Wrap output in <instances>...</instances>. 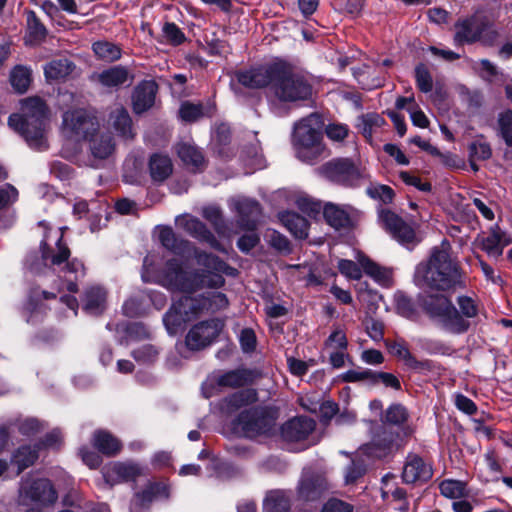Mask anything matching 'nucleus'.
Masks as SVG:
<instances>
[{
  "mask_svg": "<svg viewBox=\"0 0 512 512\" xmlns=\"http://www.w3.org/2000/svg\"><path fill=\"white\" fill-rule=\"evenodd\" d=\"M158 238L163 247L177 255L185 256L193 249L194 258L202 267L200 271L187 272L178 260L171 259L166 262L163 270H157L152 256L144 258L141 274L143 281L183 293L163 316L167 332L175 335L187 322L201 314L214 313L228 307L227 296L217 289L225 284L224 274L235 276L237 270L219 257L194 248L191 242L178 237L171 227H159Z\"/></svg>",
  "mask_w": 512,
  "mask_h": 512,
  "instance_id": "1",
  "label": "nucleus"
},
{
  "mask_svg": "<svg viewBox=\"0 0 512 512\" xmlns=\"http://www.w3.org/2000/svg\"><path fill=\"white\" fill-rule=\"evenodd\" d=\"M414 282L435 290H448L461 283L458 264L451 259L448 245L433 248L429 259L416 266Z\"/></svg>",
  "mask_w": 512,
  "mask_h": 512,
  "instance_id": "2",
  "label": "nucleus"
},
{
  "mask_svg": "<svg viewBox=\"0 0 512 512\" xmlns=\"http://www.w3.org/2000/svg\"><path fill=\"white\" fill-rule=\"evenodd\" d=\"M22 115L13 114L9 117V126L18 132L27 144L36 150H45L47 145L45 126L47 107L42 99L32 97L22 100Z\"/></svg>",
  "mask_w": 512,
  "mask_h": 512,
  "instance_id": "3",
  "label": "nucleus"
},
{
  "mask_svg": "<svg viewBox=\"0 0 512 512\" xmlns=\"http://www.w3.org/2000/svg\"><path fill=\"white\" fill-rule=\"evenodd\" d=\"M320 118L311 114L294 126L293 145L296 156L302 162L314 164L329 156V151L322 143Z\"/></svg>",
  "mask_w": 512,
  "mask_h": 512,
  "instance_id": "4",
  "label": "nucleus"
},
{
  "mask_svg": "<svg viewBox=\"0 0 512 512\" xmlns=\"http://www.w3.org/2000/svg\"><path fill=\"white\" fill-rule=\"evenodd\" d=\"M456 45L473 44L492 47L497 44L500 34L497 27L488 18L478 15L459 19L454 25Z\"/></svg>",
  "mask_w": 512,
  "mask_h": 512,
  "instance_id": "5",
  "label": "nucleus"
},
{
  "mask_svg": "<svg viewBox=\"0 0 512 512\" xmlns=\"http://www.w3.org/2000/svg\"><path fill=\"white\" fill-rule=\"evenodd\" d=\"M418 302L431 318L437 320L446 329L454 333H462L467 330L468 322L444 295L420 294Z\"/></svg>",
  "mask_w": 512,
  "mask_h": 512,
  "instance_id": "6",
  "label": "nucleus"
},
{
  "mask_svg": "<svg viewBox=\"0 0 512 512\" xmlns=\"http://www.w3.org/2000/svg\"><path fill=\"white\" fill-rule=\"evenodd\" d=\"M272 94L279 102L295 103L310 98L312 86L303 75L294 72L289 65L282 62Z\"/></svg>",
  "mask_w": 512,
  "mask_h": 512,
  "instance_id": "7",
  "label": "nucleus"
},
{
  "mask_svg": "<svg viewBox=\"0 0 512 512\" xmlns=\"http://www.w3.org/2000/svg\"><path fill=\"white\" fill-rule=\"evenodd\" d=\"M322 176L328 180L346 186H358L365 178V170L349 158L333 159L319 168Z\"/></svg>",
  "mask_w": 512,
  "mask_h": 512,
  "instance_id": "8",
  "label": "nucleus"
},
{
  "mask_svg": "<svg viewBox=\"0 0 512 512\" xmlns=\"http://www.w3.org/2000/svg\"><path fill=\"white\" fill-rule=\"evenodd\" d=\"M274 418L266 408L257 407L239 414L233 423L236 433L243 437L253 438L270 431L274 426Z\"/></svg>",
  "mask_w": 512,
  "mask_h": 512,
  "instance_id": "9",
  "label": "nucleus"
},
{
  "mask_svg": "<svg viewBox=\"0 0 512 512\" xmlns=\"http://www.w3.org/2000/svg\"><path fill=\"white\" fill-rule=\"evenodd\" d=\"M98 124L85 110L77 109L63 114L62 135L67 141L79 143L96 132Z\"/></svg>",
  "mask_w": 512,
  "mask_h": 512,
  "instance_id": "10",
  "label": "nucleus"
},
{
  "mask_svg": "<svg viewBox=\"0 0 512 512\" xmlns=\"http://www.w3.org/2000/svg\"><path fill=\"white\" fill-rule=\"evenodd\" d=\"M369 423L371 425V440L360 448L362 454L382 458L398 448V433L385 425Z\"/></svg>",
  "mask_w": 512,
  "mask_h": 512,
  "instance_id": "11",
  "label": "nucleus"
},
{
  "mask_svg": "<svg viewBox=\"0 0 512 512\" xmlns=\"http://www.w3.org/2000/svg\"><path fill=\"white\" fill-rule=\"evenodd\" d=\"M39 226L43 228L44 235L40 244L42 259L45 264L61 265L67 261L70 256L69 248L62 242L63 229L52 230L46 222H40Z\"/></svg>",
  "mask_w": 512,
  "mask_h": 512,
  "instance_id": "12",
  "label": "nucleus"
},
{
  "mask_svg": "<svg viewBox=\"0 0 512 512\" xmlns=\"http://www.w3.org/2000/svg\"><path fill=\"white\" fill-rule=\"evenodd\" d=\"M282 61H274L265 64H261L250 69L239 71L236 74V78L240 84L245 87L259 89L270 86L272 87L276 81L277 75L279 74Z\"/></svg>",
  "mask_w": 512,
  "mask_h": 512,
  "instance_id": "13",
  "label": "nucleus"
},
{
  "mask_svg": "<svg viewBox=\"0 0 512 512\" xmlns=\"http://www.w3.org/2000/svg\"><path fill=\"white\" fill-rule=\"evenodd\" d=\"M224 322L213 318L195 324L187 333L186 346L190 350L198 351L211 345L223 330Z\"/></svg>",
  "mask_w": 512,
  "mask_h": 512,
  "instance_id": "14",
  "label": "nucleus"
},
{
  "mask_svg": "<svg viewBox=\"0 0 512 512\" xmlns=\"http://www.w3.org/2000/svg\"><path fill=\"white\" fill-rule=\"evenodd\" d=\"M357 260L359 265L352 260H339L338 269L340 273L349 279L358 280L362 276V268L367 275L371 276L376 281L381 283L388 281L390 275L386 269L378 266L362 254L358 255Z\"/></svg>",
  "mask_w": 512,
  "mask_h": 512,
  "instance_id": "15",
  "label": "nucleus"
},
{
  "mask_svg": "<svg viewBox=\"0 0 512 512\" xmlns=\"http://www.w3.org/2000/svg\"><path fill=\"white\" fill-rule=\"evenodd\" d=\"M57 492L48 479H26L20 487V498L24 503L53 504L57 500Z\"/></svg>",
  "mask_w": 512,
  "mask_h": 512,
  "instance_id": "16",
  "label": "nucleus"
},
{
  "mask_svg": "<svg viewBox=\"0 0 512 512\" xmlns=\"http://www.w3.org/2000/svg\"><path fill=\"white\" fill-rule=\"evenodd\" d=\"M379 219L384 229L400 244L414 245L417 243L415 229L401 217L389 210H383Z\"/></svg>",
  "mask_w": 512,
  "mask_h": 512,
  "instance_id": "17",
  "label": "nucleus"
},
{
  "mask_svg": "<svg viewBox=\"0 0 512 512\" xmlns=\"http://www.w3.org/2000/svg\"><path fill=\"white\" fill-rule=\"evenodd\" d=\"M326 222L335 229L354 226L361 218V212L351 205L326 203L323 207Z\"/></svg>",
  "mask_w": 512,
  "mask_h": 512,
  "instance_id": "18",
  "label": "nucleus"
},
{
  "mask_svg": "<svg viewBox=\"0 0 512 512\" xmlns=\"http://www.w3.org/2000/svg\"><path fill=\"white\" fill-rule=\"evenodd\" d=\"M329 489V482L321 471L305 469L303 471L298 493L305 500H316Z\"/></svg>",
  "mask_w": 512,
  "mask_h": 512,
  "instance_id": "19",
  "label": "nucleus"
},
{
  "mask_svg": "<svg viewBox=\"0 0 512 512\" xmlns=\"http://www.w3.org/2000/svg\"><path fill=\"white\" fill-rule=\"evenodd\" d=\"M230 207L238 213V221L243 229L253 230L256 227L261 215L257 201L239 197L230 201Z\"/></svg>",
  "mask_w": 512,
  "mask_h": 512,
  "instance_id": "20",
  "label": "nucleus"
},
{
  "mask_svg": "<svg viewBox=\"0 0 512 512\" xmlns=\"http://www.w3.org/2000/svg\"><path fill=\"white\" fill-rule=\"evenodd\" d=\"M176 225L193 238L206 242L213 248H218V241L198 218L189 214L181 215L176 218Z\"/></svg>",
  "mask_w": 512,
  "mask_h": 512,
  "instance_id": "21",
  "label": "nucleus"
},
{
  "mask_svg": "<svg viewBox=\"0 0 512 512\" xmlns=\"http://www.w3.org/2000/svg\"><path fill=\"white\" fill-rule=\"evenodd\" d=\"M103 477L110 486L124 481L134 480L142 473L136 463L114 462L103 468Z\"/></svg>",
  "mask_w": 512,
  "mask_h": 512,
  "instance_id": "22",
  "label": "nucleus"
},
{
  "mask_svg": "<svg viewBox=\"0 0 512 512\" xmlns=\"http://www.w3.org/2000/svg\"><path fill=\"white\" fill-rule=\"evenodd\" d=\"M432 477V468L418 455H408L402 471V479L407 484L425 482Z\"/></svg>",
  "mask_w": 512,
  "mask_h": 512,
  "instance_id": "23",
  "label": "nucleus"
},
{
  "mask_svg": "<svg viewBox=\"0 0 512 512\" xmlns=\"http://www.w3.org/2000/svg\"><path fill=\"white\" fill-rule=\"evenodd\" d=\"M169 497V488L165 483H150L145 490L137 493L130 506L131 512H140L153 500Z\"/></svg>",
  "mask_w": 512,
  "mask_h": 512,
  "instance_id": "24",
  "label": "nucleus"
},
{
  "mask_svg": "<svg viewBox=\"0 0 512 512\" xmlns=\"http://www.w3.org/2000/svg\"><path fill=\"white\" fill-rule=\"evenodd\" d=\"M386 347L390 354L402 360L407 367L416 371L428 370L431 368L429 361L417 360L409 351L404 340L386 341Z\"/></svg>",
  "mask_w": 512,
  "mask_h": 512,
  "instance_id": "25",
  "label": "nucleus"
},
{
  "mask_svg": "<svg viewBox=\"0 0 512 512\" xmlns=\"http://www.w3.org/2000/svg\"><path fill=\"white\" fill-rule=\"evenodd\" d=\"M157 85L153 81H144L140 83L134 90L132 101L133 110L140 114L150 109L155 101Z\"/></svg>",
  "mask_w": 512,
  "mask_h": 512,
  "instance_id": "26",
  "label": "nucleus"
},
{
  "mask_svg": "<svg viewBox=\"0 0 512 512\" xmlns=\"http://www.w3.org/2000/svg\"><path fill=\"white\" fill-rule=\"evenodd\" d=\"M315 422L306 417L291 419L282 427V435L288 441H300L306 439L314 430Z\"/></svg>",
  "mask_w": 512,
  "mask_h": 512,
  "instance_id": "27",
  "label": "nucleus"
},
{
  "mask_svg": "<svg viewBox=\"0 0 512 512\" xmlns=\"http://www.w3.org/2000/svg\"><path fill=\"white\" fill-rule=\"evenodd\" d=\"M98 81L107 88H119L131 85L133 75L127 68L118 65L102 71L98 75Z\"/></svg>",
  "mask_w": 512,
  "mask_h": 512,
  "instance_id": "28",
  "label": "nucleus"
},
{
  "mask_svg": "<svg viewBox=\"0 0 512 512\" xmlns=\"http://www.w3.org/2000/svg\"><path fill=\"white\" fill-rule=\"evenodd\" d=\"M177 154L186 168L190 171H201L205 166L203 154L194 145L188 143L178 144Z\"/></svg>",
  "mask_w": 512,
  "mask_h": 512,
  "instance_id": "29",
  "label": "nucleus"
},
{
  "mask_svg": "<svg viewBox=\"0 0 512 512\" xmlns=\"http://www.w3.org/2000/svg\"><path fill=\"white\" fill-rule=\"evenodd\" d=\"M253 372L248 369H236L215 376L218 387L238 388L253 381Z\"/></svg>",
  "mask_w": 512,
  "mask_h": 512,
  "instance_id": "30",
  "label": "nucleus"
},
{
  "mask_svg": "<svg viewBox=\"0 0 512 512\" xmlns=\"http://www.w3.org/2000/svg\"><path fill=\"white\" fill-rule=\"evenodd\" d=\"M149 172L153 181L163 182L173 172L171 159L161 153L153 154L149 160Z\"/></svg>",
  "mask_w": 512,
  "mask_h": 512,
  "instance_id": "31",
  "label": "nucleus"
},
{
  "mask_svg": "<svg viewBox=\"0 0 512 512\" xmlns=\"http://www.w3.org/2000/svg\"><path fill=\"white\" fill-rule=\"evenodd\" d=\"M90 150L98 159L108 158L114 151L115 145L109 133H92L90 136Z\"/></svg>",
  "mask_w": 512,
  "mask_h": 512,
  "instance_id": "32",
  "label": "nucleus"
},
{
  "mask_svg": "<svg viewBox=\"0 0 512 512\" xmlns=\"http://www.w3.org/2000/svg\"><path fill=\"white\" fill-rule=\"evenodd\" d=\"M106 291L100 286H91L85 291L84 310L89 314L98 315L105 309Z\"/></svg>",
  "mask_w": 512,
  "mask_h": 512,
  "instance_id": "33",
  "label": "nucleus"
},
{
  "mask_svg": "<svg viewBox=\"0 0 512 512\" xmlns=\"http://www.w3.org/2000/svg\"><path fill=\"white\" fill-rule=\"evenodd\" d=\"M94 447L106 456H114L121 450L120 441L114 437L111 433L98 430L93 434L92 439Z\"/></svg>",
  "mask_w": 512,
  "mask_h": 512,
  "instance_id": "34",
  "label": "nucleus"
},
{
  "mask_svg": "<svg viewBox=\"0 0 512 512\" xmlns=\"http://www.w3.org/2000/svg\"><path fill=\"white\" fill-rule=\"evenodd\" d=\"M281 223L296 237L304 239L308 236V221L297 213L285 211L279 214Z\"/></svg>",
  "mask_w": 512,
  "mask_h": 512,
  "instance_id": "35",
  "label": "nucleus"
},
{
  "mask_svg": "<svg viewBox=\"0 0 512 512\" xmlns=\"http://www.w3.org/2000/svg\"><path fill=\"white\" fill-rule=\"evenodd\" d=\"M509 244L507 235L498 226L491 229L490 234L483 240V250L490 256L499 257L503 249Z\"/></svg>",
  "mask_w": 512,
  "mask_h": 512,
  "instance_id": "36",
  "label": "nucleus"
},
{
  "mask_svg": "<svg viewBox=\"0 0 512 512\" xmlns=\"http://www.w3.org/2000/svg\"><path fill=\"white\" fill-rule=\"evenodd\" d=\"M73 69L74 65L70 60L60 58L52 60L46 64L44 67V74L49 82L60 81L70 75Z\"/></svg>",
  "mask_w": 512,
  "mask_h": 512,
  "instance_id": "37",
  "label": "nucleus"
},
{
  "mask_svg": "<svg viewBox=\"0 0 512 512\" xmlns=\"http://www.w3.org/2000/svg\"><path fill=\"white\" fill-rule=\"evenodd\" d=\"M115 130L124 138L134 136L132 120L127 110L122 106H117L110 114V120Z\"/></svg>",
  "mask_w": 512,
  "mask_h": 512,
  "instance_id": "38",
  "label": "nucleus"
},
{
  "mask_svg": "<svg viewBox=\"0 0 512 512\" xmlns=\"http://www.w3.org/2000/svg\"><path fill=\"white\" fill-rule=\"evenodd\" d=\"M385 124V120L377 113H367L358 117L357 128L368 142L373 135Z\"/></svg>",
  "mask_w": 512,
  "mask_h": 512,
  "instance_id": "39",
  "label": "nucleus"
},
{
  "mask_svg": "<svg viewBox=\"0 0 512 512\" xmlns=\"http://www.w3.org/2000/svg\"><path fill=\"white\" fill-rule=\"evenodd\" d=\"M289 508V497L284 491L281 490L269 492L263 504L264 512H287Z\"/></svg>",
  "mask_w": 512,
  "mask_h": 512,
  "instance_id": "40",
  "label": "nucleus"
},
{
  "mask_svg": "<svg viewBox=\"0 0 512 512\" xmlns=\"http://www.w3.org/2000/svg\"><path fill=\"white\" fill-rule=\"evenodd\" d=\"M65 277V289L69 292L77 291L76 281L85 275V268L81 261L73 259L63 268Z\"/></svg>",
  "mask_w": 512,
  "mask_h": 512,
  "instance_id": "41",
  "label": "nucleus"
},
{
  "mask_svg": "<svg viewBox=\"0 0 512 512\" xmlns=\"http://www.w3.org/2000/svg\"><path fill=\"white\" fill-rule=\"evenodd\" d=\"M442 496L449 499L465 498L468 495L466 483L460 480L445 479L439 484Z\"/></svg>",
  "mask_w": 512,
  "mask_h": 512,
  "instance_id": "42",
  "label": "nucleus"
},
{
  "mask_svg": "<svg viewBox=\"0 0 512 512\" xmlns=\"http://www.w3.org/2000/svg\"><path fill=\"white\" fill-rule=\"evenodd\" d=\"M92 49L97 58L106 62H113L121 57V48L112 42L97 41Z\"/></svg>",
  "mask_w": 512,
  "mask_h": 512,
  "instance_id": "43",
  "label": "nucleus"
},
{
  "mask_svg": "<svg viewBox=\"0 0 512 512\" xmlns=\"http://www.w3.org/2000/svg\"><path fill=\"white\" fill-rule=\"evenodd\" d=\"M10 81L19 93L26 92L31 83V70L24 66L15 67L11 72Z\"/></svg>",
  "mask_w": 512,
  "mask_h": 512,
  "instance_id": "44",
  "label": "nucleus"
},
{
  "mask_svg": "<svg viewBox=\"0 0 512 512\" xmlns=\"http://www.w3.org/2000/svg\"><path fill=\"white\" fill-rule=\"evenodd\" d=\"M257 400V392L254 389L238 391L225 399L230 409H238L244 405L251 404Z\"/></svg>",
  "mask_w": 512,
  "mask_h": 512,
  "instance_id": "45",
  "label": "nucleus"
},
{
  "mask_svg": "<svg viewBox=\"0 0 512 512\" xmlns=\"http://www.w3.org/2000/svg\"><path fill=\"white\" fill-rule=\"evenodd\" d=\"M38 457V452L30 446L19 448L13 455L12 462L18 466V473L32 465Z\"/></svg>",
  "mask_w": 512,
  "mask_h": 512,
  "instance_id": "46",
  "label": "nucleus"
},
{
  "mask_svg": "<svg viewBox=\"0 0 512 512\" xmlns=\"http://www.w3.org/2000/svg\"><path fill=\"white\" fill-rule=\"evenodd\" d=\"M469 160L483 161L491 157L492 150L490 145L482 138L476 139L469 144Z\"/></svg>",
  "mask_w": 512,
  "mask_h": 512,
  "instance_id": "47",
  "label": "nucleus"
},
{
  "mask_svg": "<svg viewBox=\"0 0 512 512\" xmlns=\"http://www.w3.org/2000/svg\"><path fill=\"white\" fill-rule=\"evenodd\" d=\"M27 28L30 41H40L46 35V29L34 12L27 15Z\"/></svg>",
  "mask_w": 512,
  "mask_h": 512,
  "instance_id": "48",
  "label": "nucleus"
},
{
  "mask_svg": "<svg viewBox=\"0 0 512 512\" xmlns=\"http://www.w3.org/2000/svg\"><path fill=\"white\" fill-rule=\"evenodd\" d=\"M408 419L407 409L400 404L391 405L385 413V421L393 425H401Z\"/></svg>",
  "mask_w": 512,
  "mask_h": 512,
  "instance_id": "49",
  "label": "nucleus"
},
{
  "mask_svg": "<svg viewBox=\"0 0 512 512\" xmlns=\"http://www.w3.org/2000/svg\"><path fill=\"white\" fill-rule=\"evenodd\" d=\"M133 358L142 364L152 363L158 356V350L151 344H145L132 352Z\"/></svg>",
  "mask_w": 512,
  "mask_h": 512,
  "instance_id": "50",
  "label": "nucleus"
},
{
  "mask_svg": "<svg viewBox=\"0 0 512 512\" xmlns=\"http://www.w3.org/2000/svg\"><path fill=\"white\" fill-rule=\"evenodd\" d=\"M416 84L420 91L428 93L433 88V81L429 70L420 64L415 69Z\"/></svg>",
  "mask_w": 512,
  "mask_h": 512,
  "instance_id": "51",
  "label": "nucleus"
},
{
  "mask_svg": "<svg viewBox=\"0 0 512 512\" xmlns=\"http://www.w3.org/2000/svg\"><path fill=\"white\" fill-rule=\"evenodd\" d=\"M498 123L500 132L506 144L512 146V110L499 114Z\"/></svg>",
  "mask_w": 512,
  "mask_h": 512,
  "instance_id": "52",
  "label": "nucleus"
},
{
  "mask_svg": "<svg viewBox=\"0 0 512 512\" xmlns=\"http://www.w3.org/2000/svg\"><path fill=\"white\" fill-rule=\"evenodd\" d=\"M163 36L172 45H179L185 41V35L175 23H165L162 28Z\"/></svg>",
  "mask_w": 512,
  "mask_h": 512,
  "instance_id": "53",
  "label": "nucleus"
},
{
  "mask_svg": "<svg viewBox=\"0 0 512 512\" xmlns=\"http://www.w3.org/2000/svg\"><path fill=\"white\" fill-rule=\"evenodd\" d=\"M368 194L374 198L379 199L385 204H389L393 201L395 193L393 189L387 185H374L368 189Z\"/></svg>",
  "mask_w": 512,
  "mask_h": 512,
  "instance_id": "54",
  "label": "nucleus"
},
{
  "mask_svg": "<svg viewBox=\"0 0 512 512\" xmlns=\"http://www.w3.org/2000/svg\"><path fill=\"white\" fill-rule=\"evenodd\" d=\"M268 243L280 252H289L290 245L288 239L275 230H269L265 235Z\"/></svg>",
  "mask_w": 512,
  "mask_h": 512,
  "instance_id": "55",
  "label": "nucleus"
},
{
  "mask_svg": "<svg viewBox=\"0 0 512 512\" xmlns=\"http://www.w3.org/2000/svg\"><path fill=\"white\" fill-rule=\"evenodd\" d=\"M364 325L368 336L372 340L377 342L383 340L384 324L382 321L374 318H369L365 320Z\"/></svg>",
  "mask_w": 512,
  "mask_h": 512,
  "instance_id": "56",
  "label": "nucleus"
},
{
  "mask_svg": "<svg viewBox=\"0 0 512 512\" xmlns=\"http://www.w3.org/2000/svg\"><path fill=\"white\" fill-rule=\"evenodd\" d=\"M179 114L184 121H195L198 118H200L203 114L202 106L185 102L181 105Z\"/></svg>",
  "mask_w": 512,
  "mask_h": 512,
  "instance_id": "57",
  "label": "nucleus"
},
{
  "mask_svg": "<svg viewBox=\"0 0 512 512\" xmlns=\"http://www.w3.org/2000/svg\"><path fill=\"white\" fill-rule=\"evenodd\" d=\"M396 309L404 317L410 318L415 314V309L410 298L404 294H397L395 297Z\"/></svg>",
  "mask_w": 512,
  "mask_h": 512,
  "instance_id": "58",
  "label": "nucleus"
},
{
  "mask_svg": "<svg viewBox=\"0 0 512 512\" xmlns=\"http://www.w3.org/2000/svg\"><path fill=\"white\" fill-rule=\"evenodd\" d=\"M327 137L334 142H342L348 136V127L344 124H329L326 127Z\"/></svg>",
  "mask_w": 512,
  "mask_h": 512,
  "instance_id": "59",
  "label": "nucleus"
},
{
  "mask_svg": "<svg viewBox=\"0 0 512 512\" xmlns=\"http://www.w3.org/2000/svg\"><path fill=\"white\" fill-rule=\"evenodd\" d=\"M202 216L208 220L217 231H220L222 224L221 210L217 206H207L202 209Z\"/></svg>",
  "mask_w": 512,
  "mask_h": 512,
  "instance_id": "60",
  "label": "nucleus"
},
{
  "mask_svg": "<svg viewBox=\"0 0 512 512\" xmlns=\"http://www.w3.org/2000/svg\"><path fill=\"white\" fill-rule=\"evenodd\" d=\"M17 198L18 191L14 186L6 184L0 187V209L14 203Z\"/></svg>",
  "mask_w": 512,
  "mask_h": 512,
  "instance_id": "61",
  "label": "nucleus"
},
{
  "mask_svg": "<svg viewBox=\"0 0 512 512\" xmlns=\"http://www.w3.org/2000/svg\"><path fill=\"white\" fill-rule=\"evenodd\" d=\"M295 204L302 212L308 215L318 213L321 209V205L318 202H315L306 196L298 197Z\"/></svg>",
  "mask_w": 512,
  "mask_h": 512,
  "instance_id": "62",
  "label": "nucleus"
},
{
  "mask_svg": "<svg viewBox=\"0 0 512 512\" xmlns=\"http://www.w3.org/2000/svg\"><path fill=\"white\" fill-rule=\"evenodd\" d=\"M479 70L482 78L486 81L492 82L494 81L498 75L499 71L497 67L487 59H482L479 61Z\"/></svg>",
  "mask_w": 512,
  "mask_h": 512,
  "instance_id": "63",
  "label": "nucleus"
},
{
  "mask_svg": "<svg viewBox=\"0 0 512 512\" xmlns=\"http://www.w3.org/2000/svg\"><path fill=\"white\" fill-rule=\"evenodd\" d=\"M322 512H353V506L338 499H330L324 505Z\"/></svg>",
  "mask_w": 512,
  "mask_h": 512,
  "instance_id": "64",
  "label": "nucleus"
}]
</instances>
